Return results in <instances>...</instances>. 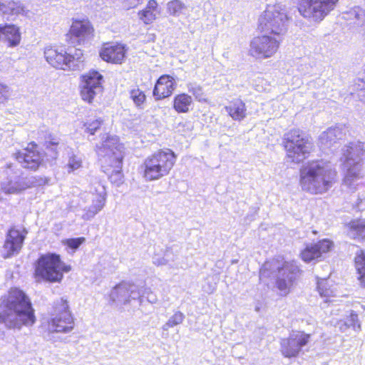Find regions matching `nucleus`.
I'll list each match as a JSON object with an SVG mask.
<instances>
[{"label": "nucleus", "instance_id": "nucleus-4", "mask_svg": "<svg viewBox=\"0 0 365 365\" xmlns=\"http://www.w3.org/2000/svg\"><path fill=\"white\" fill-rule=\"evenodd\" d=\"M176 160L177 155L171 149H159L143 160L140 173L147 182L158 180L170 174Z\"/></svg>", "mask_w": 365, "mask_h": 365}, {"label": "nucleus", "instance_id": "nucleus-35", "mask_svg": "<svg viewBox=\"0 0 365 365\" xmlns=\"http://www.w3.org/2000/svg\"><path fill=\"white\" fill-rule=\"evenodd\" d=\"M9 92V87L6 85L0 83V103L7 98Z\"/></svg>", "mask_w": 365, "mask_h": 365}, {"label": "nucleus", "instance_id": "nucleus-10", "mask_svg": "<svg viewBox=\"0 0 365 365\" xmlns=\"http://www.w3.org/2000/svg\"><path fill=\"white\" fill-rule=\"evenodd\" d=\"M339 0H297V8L304 19L322 22L334 11Z\"/></svg>", "mask_w": 365, "mask_h": 365}, {"label": "nucleus", "instance_id": "nucleus-22", "mask_svg": "<svg viewBox=\"0 0 365 365\" xmlns=\"http://www.w3.org/2000/svg\"><path fill=\"white\" fill-rule=\"evenodd\" d=\"M194 100L191 95L180 92L173 98L172 108L177 113H187L193 107Z\"/></svg>", "mask_w": 365, "mask_h": 365}, {"label": "nucleus", "instance_id": "nucleus-32", "mask_svg": "<svg viewBox=\"0 0 365 365\" xmlns=\"http://www.w3.org/2000/svg\"><path fill=\"white\" fill-rule=\"evenodd\" d=\"M185 316L180 312H176L166 322L168 327H173L176 325L181 324L184 320Z\"/></svg>", "mask_w": 365, "mask_h": 365}, {"label": "nucleus", "instance_id": "nucleus-33", "mask_svg": "<svg viewBox=\"0 0 365 365\" xmlns=\"http://www.w3.org/2000/svg\"><path fill=\"white\" fill-rule=\"evenodd\" d=\"M188 91L198 101L203 100L204 93L202 88L200 86H196L191 88L189 87Z\"/></svg>", "mask_w": 365, "mask_h": 365}, {"label": "nucleus", "instance_id": "nucleus-1", "mask_svg": "<svg viewBox=\"0 0 365 365\" xmlns=\"http://www.w3.org/2000/svg\"><path fill=\"white\" fill-rule=\"evenodd\" d=\"M36 322L35 309L29 297L17 287H11L0 298V324L9 329H20L33 326Z\"/></svg>", "mask_w": 365, "mask_h": 365}, {"label": "nucleus", "instance_id": "nucleus-9", "mask_svg": "<svg viewBox=\"0 0 365 365\" xmlns=\"http://www.w3.org/2000/svg\"><path fill=\"white\" fill-rule=\"evenodd\" d=\"M53 313L46 322L49 333H68L75 327V319L70 310L68 302L63 298L53 304Z\"/></svg>", "mask_w": 365, "mask_h": 365}, {"label": "nucleus", "instance_id": "nucleus-28", "mask_svg": "<svg viewBox=\"0 0 365 365\" xmlns=\"http://www.w3.org/2000/svg\"><path fill=\"white\" fill-rule=\"evenodd\" d=\"M103 125V120L101 118L87 119L83 123L84 133L93 135Z\"/></svg>", "mask_w": 365, "mask_h": 365}, {"label": "nucleus", "instance_id": "nucleus-16", "mask_svg": "<svg viewBox=\"0 0 365 365\" xmlns=\"http://www.w3.org/2000/svg\"><path fill=\"white\" fill-rule=\"evenodd\" d=\"M334 244L329 239H322L316 243L307 245L300 252L301 259L305 262L317 261L324 255L333 250Z\"/></svg>", "mask_w": 365, "mask_h": 365}, {"label": "nucleus", "instance_id": "nucleus-34", "mask_svg": "<svg viewBox=\"0 0 365 365\" xmlns=\"http://www.w3.org/2000/svg\"><path fill=\"white\" fill-rule=\"evenodd\" d=\"M81 166V161L80 160L76 159L75 158H71L68 163L67 164V168L69 172L74 171L75 170L78 169Z\"/></svg>", "mask_w": 365, "mask_h": 365}, {"label": "nucleus", "instance_id": "nucleus-5", "mask_svg": "<svg viewBox=\"0 0 365 365\" xmlns=\"http://www.w3.org/2000/svg\"><path fill=\"white\" fill-rule=\"evenodd\" d=\"M101 148L106 150L105 160L102 165L103 172L112 183L119 185L123 179V163L125 157L124 145L116 136L108 135Z\"/></svg>", "mask_w": 365, "mask_h": 365}, {"label": "nucleus", "instance_id": "nucleus-37", "mask_svg": "<svg viewBox=\"0 0 365 365\" xmlns=\"http://www.w3.org/2000/svg\"><path fill=\"white\" fill-rule=\"evenodd\" d=\"M318 291L319 294L323 297H329L331 295V291L329 289L324 290L323 288L321 287V284L318 285Z\"/></svg>", "mask_w": 365, "mask_h": 365}, {"label": "nucleus", "instance_id": "nucleus-23", "mask_svg": "<svg viewBox=\"0 0 365 365\" xmlns=\"http://www.w3.org/2000/svg\"><path fill=\"white\" fill-rule=\"evenodd\" d=\"M160 14V7L156 0H148L146 6L138 12L139 19L145 25L153 24Z\"/></svg>", "mask_w": 365, "mask_h": 365}, {"label": "nucleus", "instance_id": "nucleus-39", "mask_svg": "<svg viewBox=\"0 0 365 365\" xmlns=\"http://www.w3.org/2000/svg\"><path fill=\"white\" fill-rule=\"evenodd\" d=\"M347 178H349L350 180H352L354 178H358V174L351 173V174L348 175Z\"/></svg>", "mask_w": 365, "mask_h": 365}, {"label": "nucleus", "instance_id": "nucleus-7", "mask_svg": "<svg viewBox=\"0 0 365 365\" xmlns=\"http://www.w3.org/2000/svg\"><path fill=\"white\" fill-rule=\"evenodd\" d=\"M287 19L286 12L279 5H268L259 17L257 30L281 38L287 30Z\"/></svg>", "mask_w": 365, "mask_h": 365}, {"label": "nucleus", "instance_id": "nucleus-3", "mask_svg": "<svg viewBox=\"0 0 365 365\" xmlns=\"http://www.w3.org/2000/svg\"><path fill=\"white\" fill-rule=\"evenodd\" d=\"M336 178L335 170L326 169L319 160H312L300 168L299 183L304 191L319 195L327 192Z\"/></svg>", "mask_w": 365, "mask_h": 365}, {"label": "nucleus", "instance_id": "nucleus-13", "mask_svg": "<svg viewBox=\"0 0 365 365\" xmlns=\"http://www.w3.org/2000/svg\"><path fill=\"white\" fill-rule=\"evenodd\" d=\"M311 334L304 331H296L287 337L280 340V352L284 358L294 359L302 352L303 347L307 346L311 341Z\"/></svg>", "mask_w": 365, "mask_h": 365}, {"label": "nucleus", "instance_id": "nucleus-2", "mask_svg": "<svg viewBox=\"0 0 365 365\" xmlns=\"http://www.w3.org/2000/svg\"><path fill=\"white\" fill-rule=\"evenodd\" d=\"M61 139L48 133L44 138L43 148L32 140L21 149L16 150L14 158L22 168L36 172L44 165L45 163H53L59 156Z\"/></svg>", "mask_w": 365, "mask_h": 365}, {"label": "nucleus", "instance_id": "nucleus-24", "mask_svg": "<svg viewBox=\"0 0 365 365\" xmlns=\"http://www.w3.org/2000/svg\"><path fill=\"white\" fill-rule=\"evenodd\" d=\"M228 115L234 120L241 121L247 116L245 103L240 98H234L225 107Z\"/></svg>", "mask_w": 365, "mask_h": 365}, {"label": "nucleus", "instance_id": "nucleus-29", "mask_svg": "<svg viewBox=\"0 0 365 365\" xmlns=\"http://www.w3.org/2000/svg\"><path fill=\"white\" fill-rule=\"evenodd\" d=\"M95 195L96 198L93 200V203L91 206V212H92V215H95L103 208L106 200V192L105 190H103L100 192L96 191Z\"/></svg>", "mask_w": 365, "mask_h": 365}, {"label": "nucleus", "instance_id": "nucleus-17", "mask_svg": "<svg viewBox=\"0 0 365 365\" xmlns=\"http://www.w3.org/2000/svg\"><path fill=\"white\" fill-rule=\"evenodd\" d=\"M126 53L127 48L123 43L106 42L102 45L99 56L107 63L121 64L125 59Z\"/></svg>", "mask_w": 365, "mask_h": 365}, {"label": "nucleus", "instance_id": "nucleus-12", "mask_svg": "<svg viewBox=\"0 0 365 365\" xmlns=\"http://www.w3.org/2000/svg\"><path fill=\"white\" fill-rule=\"evenodd\" d=\"M103 76L91 69L80 77L79 93L81 99L91 104L96 96L103 91Z\"/></svg>", "mask_w": 365, "mask_h": 365}, {"label": "nucleus", "instance_id": "nucleus-11", "mask_svg": "<svg viewBox=\"0 0 365 365\" xmlns=\"http://www.w3.org/2000/svg\"><path fill=\"white\" fill-rule=\"evenodd\" d=\"M259 33L250 40L249 54L257 59L272 58L277 53L282 38L269 33Z\"/></svg>", "mask_w": 365, "mask_h": 365}, {"label": "nucleus", "instance_id": "nucleus-19", "mask_svg": "<svg viewBox=\"0 0 365 365\" xmlns=\"http://www.w3.org/2000/svg\"><path fill=\"white\" fill-rule=\"evenodd\" d=\"M177 87L175 78L169 74L161 75L155 81L153 96L156 101H161L172 96Z\"/></svg>", "mask_w": 365, "mask_h": 365}, {"label": "nucleus", "instance_id": "nucleus-26", "mask_svg": "<svg viewBox=\"0 0 365 365\" xmlns=\"http://www.w3.org/2000/svg\"><path fill=\"white\" fill-rule=\"evenodd\" d=\"M354 267L357 274V280L360 286L365 288V251L359 250L354 259Z\"/></svg>", "mask_w": 365, "mask_h": 365}, {"label": "nucleus", "instance_id": "nucleus-38", "mask_svg": "<svg viewBox=\"0 0 365 365\" xmlns=\"http://www.w3.org/2000/svg\"><path fill=\"white\" fill-rule=\"evenodd\" d=\"M9 4H11V6H10V9L11 10V14H18L19 12H20L21 10H22L20 8V6L14 7V6H15L14 2L9 3Z\"/></svg>", "mask_w": 365, "mask_h": 365}, {"label": "nucleus", "instance_id": "nucleus-27", "mask_svg": "<svg viewBox=\"0 0 365 365\" xmlns=\"http://www.w3.org/2000/svg\"><path fill=\"white\" fill-rule=\"evenodd\" d=\"M129 96L137 108H143L147 98L145 91L138 87H134L130 90Z\"/></svg>", "mask_w": 365, "mask_h": 365}, {"label": "nucleus", "instance_id": "nucleus-31", "mask_svg": "<svg viewBox=\"0 0 365 365\" xmlns=\"http://www.w3.org/2000/svg\"><path fill=\"white\" fill-rule=\"evenodd\" d=\"M86 242V238L84 237H79L76 238H68L63 240L62 243L66 247L76 250L79 247L83 245Z\"/></svg>", "mask_w": 365, "mask_h": 365}, {"label": "nucleus", "instance_id": "nucleus-36", "mask_svg": "<svg viewBox=\"0 0 365 365\" xmlns=\"http://www.w3.org/2000/svg\"><path fill=\"white\" fill-rule=\"evenodd\" d=\"M145 0H125L128 9L135 8L142 4Z\"/></svg>", "mask_w": 365, "mask_h": 365}, {"label": "nucleus", "instance_id": "nucleus-21", "mask_svg": "<svg viewBox=\"0 0 365 365\" xmlns=\"http://www.w3.org/2000/svg\"><path fill=\"white\" fill-rule=\"evenodd\" d=\"M0 41H4L8 48L19 46L21 41L20 28L13 24H0Z\"/></svg>", "mask_w": 365, "mask_h": 365}, {"label": "nucleus", "instance_id": "nucleus-6", "mask_svg": "<svg viewBox=\"0 0 365 365\" xmlns=\"http://www.w3.org/2000/svg\"><path fill=\"white\" fill-rule=\"evenodd\" d=\"M34 277L36 282H61L63 274L71 267L63 262L60 255L55 252L41 254L34 263Z\"/></svg>", "mask_w": 365, "mask_h": 365}, {"label": "nucleus", "instance_id": "nucleus-15", "mask_svg": "<svg viewBox=\"0 0 365 365\" xmlns=\"http://www.w3.org/2000/svg\"><path fill=\"white\" fill-rule=\"evenodd\" d=\"M46 61L57 69L66 70L75 61L73 55L68 53L63 46H51L44 51Z\"/></svg>", "mask_w": 365, "mask_h": 365}, {"label": "nucleus", "instance_id": "nucleus-14", "mask_svg": "<svg viewBox=\"0 0 365 365\" xmlns=\"http://www.w3.org/2000/svg\"><path fill=\"white\" fill-rule=\"evenodd\" d=\"M27 233L23 227L13 225L9 227L2 247L1 256L4 259L10 258L19 253Z\"/></svg>", "mask_w": 365, "mask_h": 365}, {"label": "nucleus", "instance_id": "nucleus-30", "mask_svg": "<svg viewBox=\"0 0 365 365\" xmlns=\"http://www.w3.org/2000/svg\"><path fill=\"white\" fill-rule=\"evenodd\" d=\"M184 3L180 0H172L167 4V11L170 15L178 16L185 9Z\"/></svg>", "mask_w": 365, "mask_h": 365}, {"label": "nucleus", "instance_id": "nucleus-8", "mask_svg": "<svg viewBox=\"0 0 365 365\" xmlns=\"http://www.w3.org/2000/svg\"><path fill=\"white\" fill-rule=\"evenodd\" d=\"M282 146L286 152L287 158L294 162L299 157L308 158L312 143L301 130L292 128L284 134Z\"/></svg>", "mask_w": 365, "mask_h": 365}, {"label": "nucleus", "instance_id": "nucleus-20", "mask_svg": "<svg viewBox=\"0 0 365 365\" xmlns=\"http://www.w3.org/2000/svg\"><path fill=\"white\" fill-rule=\"evenodd\" d=\"M278 276L275 279V286L284 294L289 293L297 277L298 271L289 264H284L277 269Z\"/></svg>", "mask_w": 365, "mask_h": 365}, {"label": "nucleus", "instance_id": "nucleus-25", "mask_svg": "<svg viewBox=\"0 0 365 365\" xmlns=\"http://www.w3.org/2000/svg\"><path fill=\"white\" fill-rule=\"evenodd\" d=\"M346 227L353 240L365 242V218L352 219L346 225Z\"/></svg>", "mask_w": 365, "mask_h": 365}, {"label": "nucleus", "instance_id": "nucleus-18", "mask_svg": "<svg viewBox=\"0 0 365 365\" xmlns=\"http://www.w3.org/2000/svg\"><path fill=\"white\" fill-rule=\"evenodd\" d=\"M93 36L94 28L88 19H73L72 24L66 34L68 38H76L79 43Z\"/></svg>", "mask_w": 365, "mask_h": 365}]
</instances>
